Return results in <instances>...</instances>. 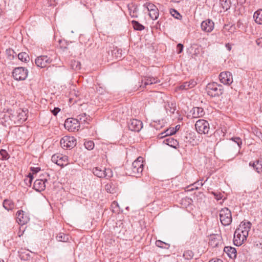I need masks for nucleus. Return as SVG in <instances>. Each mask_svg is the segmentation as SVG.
Instances as JSON below:
<instances>
[{"label":"nucleus","mask_w":262,"mask_h":262,"mask_svg":"<svg viewBox=\"0 0 262 262\" xmlns=\"http://www.w3.org/2000/svg\"><path fill=\"white\" fill-rule=\"evenodd\" d=\"M212 194H213V195L214 196L215 198L217 201L221 200L223 198V195L222 194V193H221L220 192H212Z\"/></svg>","instance_id":"nucleus-50"},{"label":"nucleus","mask_w":262,"mask_h":262,"mask_svg":"<svg viewBox=\"0 0 262 262\" xmlns=\"http://www.w3.org/2000/svg\"><path fill=\"white\" fill-rule=\"evenodd\" d=\"M128 127L132 131L139 132L143 127V123L136 119H130L128 123Z\"/></svg>","instance_id":"nucleus-9"},{"label":"nucleus","mask_w":262,"mask_h":262,"mask_svg":"<svg viewBox=\"0 0 262 262\" xmlns=\"http://www.w3.org/2000/svg\"><path fill=\"white\" fill-rule=\"evenodd\" d=\"M18 59L23 62H27L29 61L30 58L28 54L26 52H21L18 54Z\"/></svg>","instance_id":"nucleus-32"},{"label":"nucleus","mask_w":262,"mask_h":262,"mask_svg":"<svg viewBox=\"0 0 262 262\" xmlns=\"http://www.w3.org/2000/svg\"><path fill=\"white\" fill-rule=\"evenodd\" d=\"M214 26L213 21L210 19H207L202 22L201 27L203 31L211 32L214 28Z\"/></svg>","instance_id":"nucleus-13"},{"label":"nucleus","mask_w":262,"mask_h":262,"mask_svg":"<svg viewBox=\"0 0 262 262\" xmlns=\"http://www.w3.org/2000/svg\"><path fill=\"white\" fill-rule=\"evenodd\" d=\"M60 145L63 148H72L76 144V140L74 137L64 136L60 140Z\"/></svg>","instance_id":"nucleus-7"},{"label":"nucleus","mask_w":262,"mask_h":262,"mask_svg":"<svg viewBox=\"0 0 262 262\" xmlns=\"http://www.w3.org/2000/svg\"><path fill=\"white\" fill-rule=\"evenodd\" d=\"M225 47L228 51H230L231 50L232 46L229 43H226Z\"/></svg>","instance_id":"nucleus-58"},{"label":"nucleus","mask_w":262,"mask_h":262,"mask_svg":"<svg viewBox=\"0 0 262 262\" xmlns=\"http://www.w3.org/2000/svg\"><path fill=\"white\" fill-rule=\"evenodd\" d=\"M70 66L71 69L75 71H78L81 69L80 62L76 60H72L71 61Z\"/></svg>","instance_id":"nucleus-34"},{"label":"nucleus","mask_w":262,"mask_h":262,"mask_svg":"<svg viewBox=\"0 0 262 262\" xmlns=\"http://www.w3.org/2000/svg\"><path fill=\"white\" fill-rule=\"evenodd\" d=\"M70 236L69 235L65 234L63 233H59L56 236V239L59 242H67L69 240Z\"/></svg>","instance_id":"nucleus-31"},{"label":"nucleus","mask_w":262,"mask_h":262,"mask_svg":"<svg viewBox=\"0 0 262 262\" xmlns=\"http://www.w3.org/2000/svg\"><path fill=\"white\" fill-rule=\"evenodd\" d=\"M222 8L225 11L229 10L231 6L230 0H220Z\"/></svg>","instance_id":"nucleus-29"},{"label":"nucleus","mask_w":262,"mask_h":262,"mask_svg":"<svg viewBox=\"0 0 262 262\" xmlns=\"http://www.w3.org/2000/svg\"><path fill=\"white\" fill-rule=\"evenodd\" d=\"M135 11H136V9H135V10L133 11V14L135 13Z\"/></svg>","instance_id":"nucleus-63"},{"label":"nucleus","mask_w":262,"mask_h":262,"mask_svg":"<svg viewBox=\"0 0 262 262\" xmlns=\"http://www.w3.org/2000/svg\"><path fill=\"white\" fill-rule=\"evenodd\" d=\"M132 24L133 26L134 29L136 30L142 31L144 30L145 28L143 25L140 24L138 21L136 20H132Z\"/></svg>","instance_id":"nucleus-35"},{"label":"nucleus","mask_w":262,"mask_h":262,"mask_svg":"<svg viewBox=\"0 0 262 262\" xmlns=\"http://www.w3.org/2000/svg\"><path fill=\"white\" fill-rule=\"evenodd\" d=\"M106 170L110 171V170H106L105 168H101L99 167H96L93 169V173L94 175L99 178H104L107 176Z\"/></svg>","instance_id":"nucleus-17"},{"label":"nucleus","mask_w":262,"mask_h":262,"mask_svg":"<svg viewBox=\"0 0 262 262\" xmlns=\"http://www.w3.org/2000/svg\"><path fill=\"white\" fill-rule=\"evenodd\" d=\"M85 147L88 150H92L94 147V143L93 141L89 140L84 142Z\"/></svg>","instance_id":"nucleus-42"},{"label":"nucleus","mask_w":262,"mask_h":262,"mask_svg":"<svg viewBox=\"0 0 262 262\" xmlns=\"http://www.w3.org/2000/svg\"><path fill=\"white\" fill-rule=\"evenodd\" d=\"M131 15H132V17H135L134 14H133V15H132V14H131Z\"/></svg>","instance_id":"nucleus-62"},{"label":"nucleus","mask_w":262,"mask_h":262,"mask_svg":"<svg viewBox=\"0 0 262 262\" xmlns=\"http://www.w3.org/2000/svg\"><path fill=\"white\" fill-rule=\"evenodd\" d=\"M251 227V223L250 222H242L239 226L242 229L247 230L248 232L250 231Z\"/></svg>","instance_id":"nucleus-36"},{"label":"nucleus","mask_w":262,"mask_h":262,"mask_svg":"<svg viewBox=\"0 0 262 262\" xmlns=\"http://www.w3.org/2000/svg\"><path fill=\"white\" fill-rule=\"evenodd\" d=\"M177 49H178V53H180L183 51V45L181 43H179L177 45Z\"/></svg>","instance_id":"nucleus-55"},{"label":"nucleus","mask_w":262,"mask_h":262,"mask_svg":"<svg viewBox=\"0 0 262 262\" xmlns=\"http://www.w3.org/2000/svg\"><path fill=\"white\" fill-rule=\"evenodd\" d=\"M191 50L193 51V55L195 56H197L199 54L202 50V49L200 47H199L197 45H193L191 47Z\"/></svg>","instance_id":"nucleus-40"},{"label":"nucleus","mask_w":262,"mask_h":262,"mask_svg":"<svg viewBox=\"0 0 262 262\" xmlns=\"http://www.w3.org/2000/svg\"><path fill=\"white\" fill-rule=\"evenodd\" d=\"M59 45L61 49H62L63 51L68 49L69 43L65 40L60 39L58 40Z\"/></svg>","instance_id":"nucleus-41"},{"label":"nucleus","mask_w":262,"mask_h":262,"mask_svg":"<svg viewBox=\"0 0 262 262\" xmlns=\"http://www.w3.org/2000/svg\"><path fill=\"white\" fill-rule=\"evenodd\" d=\"M17 220L19 224L24 225L27 223L29 219L23 210H18L16 214Z\"/></svg>","instance_id":"nucleus-16"},{"label":"nucleus","mask_w":262,"mask_h":262,"mask_svg":"<svg viewBox=\"0 0 262 262\" xmlns=\"http://www.w3.org/2000/svg\"><path fill=\"white\" fill-rule=\"evenodd\" d=\"M77 120L79 124H89V121L91 119V117L89 116H87L85 113H82L77 116Z\"/></svg>","instance_id":"nucleus-24"},{"label":"nucleus","mask_w":262,"mask_h":262,"mask_svg":"<svg viewBox=\"0 0 262 262\" xmlns=\"http://www.w3.org/2000/svg\"><path fill=\"white\" fill-rule=\"evenodd\" d=\"M232 140L237 144L238 148H240L241 145L242 144L241 139L239 137H233L232 138Z\"/></svg>","instance_id":"nucleus-49"},{"label":"nucleus","mask_w":262,"mask_h":262,"mask_svg":"<svg viewBox=\"0 0 262 262\" xmlns=\"http://www.w3.org/2000/svg\"><path fill=\"white\" fill-rule=\"evenodd\" d=\"M20 257L21 259L28 260L30 259L31 255L29 252H28L27 253H26V252H24V253H22L20 255Z\"/></svg>","instance_id":"nucleus-48"},{"label":"nucleus","mask_w":262,"mask_h":262,"mask_svg":"<svg viewBox=\"0 0 262 262\" xmlns=\"http://www.w3.org/2000/svg\"><path fill=\"white\" fill-rule=\"evenodd\" d=\"M51 160L57 165L63 167L68 164V157L59 154H55L52 156Z\"/></svg>","instance_id":"nucleus-8"},{"label":"nucleus","mask_w":262,"mask_h":262,"mask_svg":"<svg viewBox=\"0 0 262 262\" xmlns=\"http://www.w3.org/2000/svg\"><path fill=\"white\" fill-rule=\"evenodd\" d=\"M195 127L199 134H208L209 130V124L208 121L200 119L198 120L195 124Z\"/></svg>","instance_id":"nucleus-6"},{"label":"nucleus","mask_w":262,"mask_h":262,"mask_svg":"<svg viewBox=\"0 0 262 262\" xmlns=\"http://www.w3.org/2000/svg\"><path fill=\"white\" fill-rule=\"evenodd\" d=\"M196 82L194 80H190L189 81H186L182 83L179 86L178 89L180 90H187L192 89L195 86Z\"/></svg>","instance_id":"nucleus-19"},{"label":"nucleus","mask_w":262,"mask_h":262,"mask_svg":"<svg viewBox=\"0 0 262 262\" xmlns=\"http://www.w3.org/2000/svg\"><path fill=\"white\" fill-rule=\"evenodd\" d=\"M30 170L32 173H29L28 177L29 178V183L31 184L33 179V174H36L37 172L41 170V169L40 167H32L30 168Z\"/></svg>","instance_id":"nucleus-30"},{"label":"nucleus","mask_w":262,"mask_h":262,"mask_svg":"<svg viewBox=\"0 0 262 262\" xmlns=\"http://www.w3.org/2000/svg\"><path fill=\"white\" fill-rule=\"evenodd\" d=\"M167 107L166 108V110H168V107L170 108V109H171L172 108V111H171V113L173 114L174 113V111H176V104H173L172 103H171V104H168V105H167Z\"/></svg>","instance_id":"nucleus-51"},{"label":"nucleus","mask_w":262,"mask_h":262,"mask_svg":"<svg viewBox=\"0 0 262 262\" xmlns=\"http://www.w3.org/2000/svg\"><path fill=\"white\" fill-rule=\"evenodd\" d=\"M60 111V109L59 107H54L51 110V112L54 116H56Z\"/></svg>","instance_id":"nucleus-54"},{"label":"nucleus","mask_w":262,"mask_h":262,"mask_svg":"<svg viewBox=\"0 0 262 262\" xmlns=\"http://www.w3.org/2000/svg\"><path fill=\"white\" fill-rule=\"evenodd\" d=\"M46 183L42 179H36L34 183L33 188L39 192L43 191L46 188Z\"/></svg>","instance_id":"nucleus-20"},{"label":"nucleus","mask_w":262,"mask_h":262,"mask_svg":"<svg viewBox=\"0 0 262 262\" xmlns=\"http://www.w3.org/2000/svg\"><path fill=\"white\" fill-rule=\"evenodd\" d=\"M170 112L171 113V111H172V108L171 109H170Z\"/></svg>","instance_id":"nucleus-61"},{"label":"nucleus","mask_w":262,"mask_h":262,"mask_svg":"<svg viewBox=\"0 0 262 262\" xmlns=\"http://www.w3.org/2000/svg\"><path fill=\"white\" fill-rule=\"evenodd\" d=\"M10 120L14 122V124L19 125L24 122L27 119L26 111L19 109L15 113H10Z\"/></svg>","instance_id":"nucleus-3"},{"label":"nucleus","mask_w":262,"mask_h":262,"mask_svg":"<svg viewBox=\"0 0 262 262\" xmlns=\"http://www.w3.org/2000/svg\"><path fill=\"white\" fill-rule=\"evenodd\" d=\"M222 236L217 234H213L210 235L209 238V245L212 248L219 247L222 244Z\"/></svg>","instance_id":"nucleus-11"},{"label":"nucleus","mask_w":262,"mask_h":262,"mask_svg":"<svg viewBox=\"0 0 262 262\" xmlns=\"http://www.w3.org/2000/svg\"><path fill=\"white\" fill-rule=\"evenodd\" d=\"M52 62V59L47 56L41 55L37 57L35 62L36 65L41 68H45Z\"/></svg>","instance_id":"nucleus-12"},{"label":"nucleus","mask_w":262,"mask_h":262,"mask_svg":"<svg viewBox=\"0 0 262 262\" xmlns=\"http://www.w3.org/2000/svg\"><path fill=\"white\" fill-rule=\"evenodd\" d=\"M1 155L3 157V158L4 159H8L7 156H8L7 151L4 149H2L0 151Z\"/></svg>","instance_id":"nucleus-52"},{"label":"nucleus","mask_w":262,"mask_h":262,"mask_svg":"<svg viewBox=\"0 0 262 262\" xmlns=\"http://www.w3.org/2000/svg\"><path fill=\"white\" fill-rule=\"evenodd\" d=\"M179 128H180V126H179V125H177V126L174 128V129H177V131L178 130H179Z\"/></svg>","instance_id":"nucleus-60"},{"label":"nucleus","mask_w":262,"mask_h":262,"mask_svg":"<svg viewBox=\"0 0 262 262\" xmlns=\"http://www.w3.org/2000/svg\"><path fill=\"white\" fill-rule=\"evenodd\" d=\"M156 245L157 247L165 249H168L170 246L169 244L164 243L160 240H158L156 242Z\"/></svg>","instance_id":"nucleus-39"},{"label":"nucleus","mask_w":262,"mask_h":262,"mask_svg":"<svg viewBox=\"0 0 262 262\" xmlns=\"http://www.w3.org/2000/svg\"><path fill=\"white\" fill-rule=\"evenodd\" d=\"M170 13L172 16L178 19H181L182 18L181 14L175 9H171L170 10Z\"/></svg>","instance_id":"nucleus-45"},{"label":"nucleus","mask_w":262,"mask_h":262,"mask_svg":"<svg viewBox=\"0 0 262 262\" xmlns=\"http://www.w3.org/2000/svg\"><path fill=\"white\" fill-rule=\"evenodd\" d=\"M28 74V70L24 67L15 68L12 72V76L16 80H25Z\"/></svg>","instance_id":"nucleus-5"},{"label":"nucleus","mask_w":262,"mask_h":262,"mask_svg":"<svg viewBox=\"0 0 262 262\" xmlns=\"http://www.w3.org/2000/svg\"><path fill=\"white\" fill-rule=\"evenodd\" d=\"M183 256L185 259L190 260L193 258L194 253L192 250H186L184 251Z\"/></svg>","instance_id":"nucleus-38"},{"label":"nucleus","mask_w":262,"mask_h":262,"mask_svg":"<svg viewBox=\"0 0 262 262\" xmlns=\"http://www.w3.org/2000/svg\"><path fill=\"white\" fill-rule=\"evenodd\" d=\"M163 142L174 148H177L178 146H179V142L177 141V140L171 137H169L168 138L165 139Z\"/></svg>","instance_id":"nucleus-25"},{"label":"nucleus","mask_w":262,"mask_h":262,"mask_svg":"<svg viewBox=\"0 0 262 262\" xmlns=\"http://www.w3.org/2000/svg\"><path fill=\"white\" fill-rule=\"evenodd\" d=\"M143 167V158L139 157L126 168V173L137 178L140 177L142 175Z\"/></svg>","instance_id":"nucleus-1"},{"label":"nucleus","mask_w":262,"mask_h":262,"mask_svg":"<svg viewBox=\"0 0 262 262\" xmlns=\"http://www.w3.org/2000/svg\"><path fill=\"white\" fill-rule=\"evenodd\" d=\"M3 206L5 209L9 211L11 210L14 208V204L12 200L5 199L3 202Z\"/></svg>","instance_id":"nucleus-27"},{"label":"nucleus","mask_w":262,"mask_h":262,"mask_svg":"<svg viewBox=\"0 0 262 262\" xmlns=\"http://www.w3.org/2000/svg\"><path fill=\"white\" fill-rule=\"evenodd\" d=\"M206 91L208 95L211 97H216L223 94L224 89L222 85L213 82L206 85Z\"/></svg>","instance_id":"nucleus-2"},{"label":"nucleus","mask_w":262,"mask_h":262,"mask_svg":"<svg viewBox=\"0 0 262 262\" xmlns=\"http://www.w3.org/2000/svg\"><path fill=\"white\" fill-rule=\"evenodd\" d=\"M159 12L158 8L149 11V16L152 20H156L158 18Z\"/></svg>","instance_id":"nucleus-33"},{"label":"nucleus","mask_w":262,"mask_h":262,"mask_svg":"<svg viewBox=\"0 0 262 262\" xmlns=\"http://www.w3.org/2000/svg\"><path fill=\"white\" fill-rule=\"evenodd\" d=\"M160 81L156 77L146 76L144 77L141 80L142 84L140 86L143 88H146L148 85H151L152 84L157 83L160 82Z\"/></svg>","instance_id":"nucleus-14"},{"label":"nucleus","mask_w":262,"mask_h":262,"mask_svg":"<svg viewBox=\"0 0 262 262\" xmlns=\"http://www.w3.org/2000/svg\"><path fill=\"white\" fill-rule=\"evenodd\" d=\"M204 185V183H203L202 180L198 181L192 184V186L193 187L191 189H198L199 187L202 186Z\"/></svg>","instance_id":"nucleus-46"},{"label":"nucleus","mask_w":262,"mask_h":262,"mask_svg":"<svg viewBox=\"0 0 262 262\" xmlns=\"http://www.w3.org/2000/svg\"><path fill=\"white\" fill-rule=\"evenodd\" d=\"M249 165L253 167L258 173L262 172V158L255 162L249 163Z\"/></svg>","instance_id":"nucleus-23"},{"label":"nucleus","mask_w":262,"mask_h":262,"mask_svg":"<svg viewBox=\"0 0 262 262\" xmlns=\"http://www.w3.org/2000/svg\"><path fill=\"white\" fill-rule=\"evenodd\" d=\"M243 235L241 233V229H236L234 233L233 242L236 246H241L244 241L246 240L245 237H243Z\"/></svg>","instance_id":"nucleus-15"},{"label":"nucleus","mask_w":262,"mask_h":262,"mask_svg":"<svg viewBox=\"0 0 262 262\" xmlns=\"http://www.w3.org/2000/svg\"><path fill=\"white\" fill-rule=\"evenodd\" d=\"M256 43L258 46L262 48V37L257 39L256 40Z\"/></svg>","instance_id":"nucleus-56"},{"label":"nucleus","mask_w":262,"mask_h":262,"mask_svg":"<svg viewBox=\"0 0 262 262\" xmlns=\"http://www.w3.org/2000/svg\"><path fill=\"white\" fill-rule=\"evenodd\" d=\"M65 127L73 128L75 129L76 127L80 126L77 119L68 118L64 122Z\"/></svg>","instance_id":"nucleus-18"},{"label":"nucleus","mask_w":262,"mask_h":262,"mask_svg":"<svg viewBox=\"0 0 262 262\" xmlns=\"http://www.w3.org/2000/svg\"><path fill=\"white\" fill-rule=\"evenodd\" d=\"M105 189L107 192L110 193H114L115 192V188L112 182L106 184L105 185Z\"/></svg>","instance_id":"nucleus-37"},{"label":"nucleus","mask_w":262,"mask_h":262,"mask_svg":"<svg viewBox=\"0 0 262 262\" xmlns=\"http://www.w3.org/2000/svg\"><path fill=\"white\" fill-rule=\"evenodd\" d=\"M209 262H223V260L219 258L212 259Z\"/></svg>","instance_id":"nucleus-57"},{"label":"nucleus","mask_w":262,"mask_h":262,"mask_svg":"<svg viewBox=\"0 0 262 262\" xmlns=\"http://www.w3.org/2000/svg\"><path fill=\"white\" fill-rule=\"evenodd\" d=\"M190 112L192 114V117L195 118L203 117L205 114L203 108L200 107H193Z\"/></svg>","instance_id":"nucleus-22"},{"label":"nucleus","mask_w":262,"mask_h":262,"mask_svg":"<svg viewBox=\"0 0 262 262\" xmlns=\"http://www.w3.org/2000/svg\"><path fill=\"white\" fill-rule=\"evenodd\" d=\"M238 229H241V233L243 235V237H245L246 238L248 236L249 232L247 230L242 229V228H239Z\"/></svg>","instance_id":"nucleus-53"},{"label":"nucleus","mask_w":262,"mask_h":262,"mask_svg":"<svg viewBox=\"0 0 262 262\" xmlns=\"http://www.w3.org/2000/svg\"><path fill=\"white\" fill-rule=\"evenodd\" d=\"M224 251L227 253L228 256L232 259H235L236 257L237 251L235 248L227 246L224 248Z\"/></svg>","instance_id":"nucleus-21"},{"label":"nucleus","mask_w":262,"mask_h":262,"mask_svg":"<svg viewBox=\"0 0 262 262\" xmlns=\"http://www.w3.org/2000/svg\"><path fill=\"white\" fill-rule=\"evenodd\" d=\"M143 6L147 9L148 12L154 10L156 8H157V7L154 4L148 2L145 3Z\"/></svg>","instance_id":"nucleus-44"},{"label":"nucleus","mask_w":262,"mask_h":262,"mask_svg":"<svg viewBox=\"0 0 262 262\" xmlns=\"http://www.w3.org/2000/svg\"><path fill=\"white\" fill-rule=\"evenodd\" d=\"M253 19L255 22L258 25H262V9L256 11L253 14Z\"/></svg>","instance_id":"nucleus-26"},{"label":"nucleus","mask_w":262,"mask_h":262,"mask_svg":"<svg viewBox=\"0 0 262 262\" xmlns=\"http://www.w3.org/2000/svg\"><path fill=\"white\" fill-rule=\"evenodd\" d=\"M177 132V129H174V127L169 128L167 129L164 132H162L161 134V138H163L165 137L169 136L174 135Z\"/></svg>","instance_id":"nucleus-28"},{"label":"nucleus","mask_w":262,"mask_h":262,"mask_svg":"<svg viewBox=\"0 0 262 262\" xmlns=\"http://www.w3.org/2000/svg\"><path fill=\"white\" fill-rule=\"evenodd\" d=\"M50 177L49 174L46 172L42 173L39 175V178L38 179H42L43 182H47L48 178Z\"/></svg>","instance_id":"nucleus-47"},{"label":"nucleus","mask_w":262,"mask_h":262,"mask_svg":"<svg viewBox=\"0 0 262 262\" xmlns=\"http://www.w3.org/2000/svg\"><path fill=\"white\" fill-rule=\"evenodd\" d=\"M221 82L224 84L230 85L233 82L232 73L228 71L221 72L219 75Z\"/></svg>","instance_id":"nucleus-10"},{"label":"nucleus","mask_w":262,"mask_h":262,"mask_svg":"<svg viewBox=\"0 0 262 262\" xmlns=\"http://www.w3.org/2000/svg\"><path fill=\"white\" fill-rule=\"evenodd\" d=\"M112 55L117 59H120L122 57V50L120 49L114 50L112 51Z\"/></svg>","instance_id":"nucleus-43"},{"label":"nucleus","mask_w":262,"mask_h":262,"mask_svg":"<svg viewBox=\"0 0 262 262\" xmlns=\"http://www.w3.org/2000/svg\"><path fill=\"white\" fill-rule=\"evenodd\" d=\"M220 219L223 225H229L232 220L231 211L226 207L222 209L220 211Z\"/></svg>","instance_id":"nucleus-4"},{"label":"nucleus","mask_w":262,"mask_h":262,"mask_svg":"<svg viewBox=\"0 0 262 262\" xmlns=\"http://www.w3.org/2000/svg\"><path fill=\"white\" fill-rule=\"evenodd\" d=\"M238 3H240L241 4H243L245 3L246 0H237Z\"/></svg>","instance_id":"nucleus-59"}]
</instances>
